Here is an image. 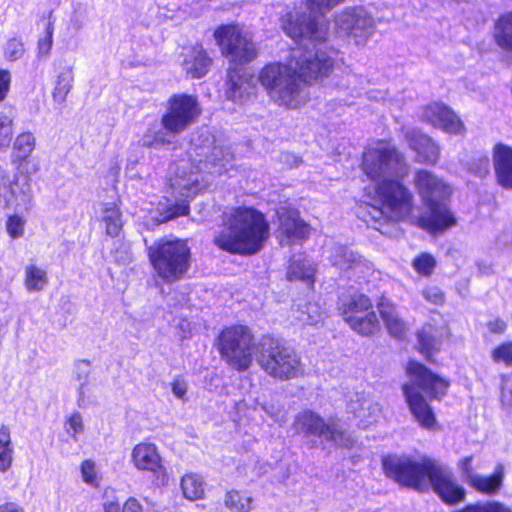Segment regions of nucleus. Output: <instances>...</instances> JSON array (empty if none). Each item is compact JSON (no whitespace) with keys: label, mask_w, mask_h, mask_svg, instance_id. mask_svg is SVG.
<instances>
[{"label":"nucleus","mask_w":512,"mask_h":512,"mask_svg":"<svg viewBox=\"0 0 512 512\" xmlns=\"http://www.w3.org/2000/svg\"><path fill=\"white\" fill-rule=\"evenodd\" d=\"M269 237L265 216L254 208L236 207L222 215L214 244L222 251L250 256L258 253Z\"/></svg>","instance_id":"nucleus-1"},{"label":"nucleus","mask_w":512,"mask_h":512,"mask_svg":"<svg viewBox=\"0 0 512 512\" xmlns=\"http://www.w3.org/2000/svg\"><path fill=\"white\" fill-rule=\"evenodd\" d=\"M406 371L410 381L403 385L402 390L409 410L422 428L435 430L437 428L435 414L421 392L438 398L445 394L449 383L416 361H409Z\"/></svg>","instance_id":"nucleus-2"},{"label":"nucleus","mask_w":512,"mask_h":512,"mask_svg":"<svg viewBox=\"0 0 512 512\" xmlns=\"http://www.w3.org/2000/svg\"><path fill=\"white\" fill-rule=\"evenodd\" d=\"M232 160L233 154L228 148L214 146L203 165L195 167V170L188 162L180 161L171 187L181 197H194L210 183L204 174L221 175L228 170V165Z\"/></svg>","instance_id":"nucleus-3"},{"label":"nucleus","mask_w":512,"mask_h":512,"mask_svg":"<svg viewBox=\"0 0 512 512\" xmlns=\"http://www.w3.org/2000/svg\"><path fill=\"white\" fill-rule=\"evenodd\" d=\"M258 79L269 97L278 105L290 109L299 108L307 100L305 85L298 80L292 59L264 66Z\"/></svg>","instance_id":"nucleus-4"},{"label":"nucleus","mask_w":512,"mask_h":512,"mask_svg":"<svg viewBox=\"0 0 512 512\" xmlns=\"http://www.w3.org/2000/svg\"><path fill=\"white\" fill-rule=\"evenodd\" d=\"M149 261L156 273L166 283L184 278L191 265V250L186 240L161 238L148 248Z\"/></svg>","instance_id":"nucleus-5"},{"label":"nucleus","mask_w":512,"mask_h":512,"mask_svg":"<svg viewBox=\"0 0 512 512\" xmlns=\"http://www.w3.org/2000/svg\"><path fill=\"white\" fill-rule=\"evenodd\" d=\"M256 360L267 375L279 381H289L305 374V366L300 355L275 339L267 338L261 341Z\"/></svg>","instance_id":"nucleus-6"},{"label":"nucleus","mask_w":512,"mask_h":512,"mask_svg":"<svg viewBox=\"0 0 512 512\" xmlns=\"http://www.w3.org/2000/svg\"><path fill=\"white\" fill-rule=\"evenodd\" d=\"M222 360L233 370L250 368L256 351L255 338L249 327L233 325L224 328L216 339Z\"/></svg>","instance_id":"nucleus-7"},{"label":"nucleus","mask_w":512,"mask_h":512,"mask_svg":"<svg viewBox=\"0 0 512 512\" xmlns=\"http://www.w3.org/2000/svg\"><path fill=\"white\" fill-rule=\"evenodd\" d=\"M374 192V199L380 207H370L369 214L372 220L377 221L382 216L397 222L411 214L413 210V194L398 180L393 178L382 180L375 185Z\"/></svg>","instance_id":"nucleus-8"},{"label":"nucleus","mask_w":512,"mask_h":512,"mask_svg":"<svg viewBox=\"0 0 512 512\" xmlns=\"http://www.w3.org/2000/svg\"><path fill=\"white\" fill-rule=\"evenodd\" d=\"M433 462L430 458L416 461L407 456L388 455L382 459V468L399 485L423 492L429 490L427 478Z\"/></svg>","instance_id":"nucleus-9"},{"label":"nucleus","mask_w":512,"mask_h":512,"mask_svg":"<svg viewBox=\"0 0 512 512\" xmlns=\"http://www.w3.org/2000/svg\"><path fill=\"white\" fill-rule=\"evenodd\" d=\"M375 20L362 7H350L334 15V29L338 37L358 47L367 44L375 31Z\"/></svg>","instance_id":"nucleus-10"},{"label":"nucleus","mask_w":512,"mask_h":512,"mask_svg":"<svg viewBox=\"0 0 512 512\" xmlns=\"http://www.w3.org/2000/svg\"><path fill=\"white\" fill-rule=\"evenodd\" d=\"M403 167V156L388 143L379 142L368 148L363 154V172L376 184L398 176Z\"/></svg>","instance_id":"nucleus-11"},{"label":"nucleus","mask_w":512,"mask_h":512,"mask_svg":"<svg viewBox=\"0 0 512 512\" xmlns=\"http://www.w3.org/2000/svg\"><path fill=\"white\" fill-rule=\"evenodd\" d=\"M338 51L334 48H317L314 52L292 51V61L299 81L310 83L322 80L332 72Z\"/></svg>","instance_id":"nucleus-12"},{"label":"nucleus","mask_w":512,"mask_h":512,"mask_svg":"<svg viewBox=\"0 0 512 512\" xmlns=\"http://www.w3.org/2000/svg\"><path fill=\"white\" fill-rule=\"evenodd\" d=\"M373 304L368 296L355 292L342 299L339 311L344 321L356 333L371 336L379 330V320L372 310Z\"/></svg>","instance_id":"nucleus-13"},{"label":"nucleus","mask_w":512,"mask_h":512,"mask_svg":"<svg viewBox=\"0 0 512 512\" xmlns=\"http://www.w3.org/2000/svg\"><path fill=\"white\" fill-rule=\"evenodd\" d=\"M281 28L296 43L321 45L328 38V27L318 23L310 15L300 14L297 11H287L281 17Z\"/></svg>","instance_id":"nucleus-14"},{"label":"nucleus","mask_w":512,"mask_h":512,"mask_svg":"<svg viewBox=\"0 0 512 512\" xmlns=\"http://www.w3.org/2000/svg\"><path fill=\"white\" fill-rule=\"evenodd\" d=\"M214 37L220 46L223 55L230 62L244 64L252 61L257 56L254 43L242 34L237 25H221L214 31Z\"/></svg>","instance_id":"nucleus-15"},{"label":"nucleus","mask_w":512,"mask_h":512,"mask_svg":"<svg viewBox=\"0 0 512 512\" xmlns=\"http://www.w3.org/2000/svg\"><path fill=\"white\" fill-rule=\"evenodd\" d=\"M201 110L197 100L189 95H173L167 104V110L161 118L163 128L173 134H179L193 124Z\"/></svg>","instance_id":"nucleus-16"},{"label":"nucleus","mask_w":512,"mask_h":512,"mask_svg":"<svg viewBox=\"0 0 512 512\" xmlns=\"http://www.w3.org/2000/svg\"><path fill=\"white\" fill-rule=\"evenodd\" d=\"M33 198L30 178L24 174L9 177L0 167V206L27 209Z\"/></svg>","instance_id":"nucleus-17"},{"label":"nucleus","mask_w":512,"mask_h":512,"mask_svg":"<svg viewBox=\"0 0 512 512\" xmlns=\"http://www.w3.org/2000/svg\"><path fill=\"white\" fill-rule=\"evenodd\" d=\"M427 481L429 488L447 504H456L465 499V489L457 483L452 471L436 460L430 467Z\"/></svg>","instance_id":"nucleus-18"},{"label":"nucleus","mask_w":512,"mask_h":512,"mask_svg":"<svg viewBox=\"0 0 512 512\" xmlns=\"http://www.w3.org/2000/svg\"><path fill=\"white\" fill-rule=\"evenodd\" d=\"M420 118L449 134L462 135L465 132L464 123L459 116L441 102H432L423 106Z\"/></svg>","instance_id":"nucleus-19"},{"label":"nucleus","mask_w":512,"mask_h":512,"mask_svg":"<svg viewBox=\"0 0 512 512\" xmlns=\"http://www.w3.org/2000/svg\"><path fill=\"white\" fill-rule=\"evenodd\" d=\"M327 252L331 264L349 277H361L372 270V264L368 260L345 246L334 245Z\"/></svg>","instance_id":"nucleus-20"},{"label":"nucleus","mask_w":512,"mask_h":512,"mask_svg":"<svg viewBox=\"0 0 512 512\" xmlns=\"http://www.w3.org/2000/svg\"><path fill=\"white\" fill-rule=\"evenodd\" d=\"M279 220V232L282 236L281 243L289 245L303 241L309 235V226L300 218L296 209L281 206L277 210Z\"/></svg>","instance_id":"nucleus-21"},{"label":"nucleus","mask_w":512,"mask_h":512,"mask_svg":"<svg viewBox=\"0 0 512 512\" xmlns=\"http://www.w3.org/2000/svg\"><path fill=\"white\" fill-rule=\"evenodd\" d=\"M414 184L425 204L442 201L451 194L450 187L428 170H418Z\"/></svg>","instance_id":"nucleus-22"},{"label":"nucleus","mask_w":512,"mask_h":512,"mask_svg":"<svg viewBox=\"0 0 512 512\" xmlns=\"http://www.w3.org/2000/svg\"><path fill=\"white\" fill-rule=\"evenodd\" d=\"M429 213L417 220V225L430 233H438L456 225V218L447 206L441 201L426 204Z\"/></svg>","instance_id":"nucleus-23"},{"label":"nucleus","mask_w":512,"mask_h":512,"mask_svg":"<svg viewBox=\"0 0 512 512\" xmlns=\"http://www.w3.org/2000/svg\"><path fill=\"white\" fill-rule=\"evenodd\" d=\"M349 411L358 419V426L366 429L375 424L381 416L382 405L369 394H357L349 404Z\"/></svg>","instance_id":"nucleus-24"},{"label":"nucleus","mask_w":512,"mask_h":512,"mask_svg":"<svg viewBox=\"0 0 512 512\" xmlns=\"http://www.w3.org/2000/svg\"><path fill=\"white\" fill-rule=\"evenodd\" d=\"M226 97L234 102L243 103L255 93L253 75L246 69H234L228 73Z\"/></svg>","instance_id":"nucleus-25"},{"label":"nucleus","mask_w":512,"mask_h":512,"mask_svg":"<svg viewBox=\"0 0 512 512\" xmlns=\"http://www.w3.org/2000/svg\"><path fill=\"white\" fill-rule=\"evenodd\" d=\"M131 461L139 471H149L154 474L164 472L162 458L157 446L149 442L135 445L131 452Z\"/></svg>","instance_id":"nucleus-26"},{"label":"nucleus","mask_w":512,"mask_h":512,"mask_svg":"<svg viewBox=\"0 0 512 512\" xmlns=\"http://www.w3.org/2000/svg\"><path fill=\"white\" fill-rule=\"evenodd\" d=\"M492 159L498 183L512 189V147L503 143L496 144Z\"/></svg>","instance_id":"nucleus-27"},{"label":"nucleus","mask_w":512,"mask_h":512,"mask_svg":"<svg viewBox=\"0 0 512 512\" xmlns=\"http://www.w3.org/2000/svg\"><path fill=\"white\" fill-rule=\"evenodd\" d=\"M411 149L417 153L418 161L427 164H436L440 157V148L427 135L419 131L406 134Z\"/></svg>","instance_id":"nucleus-28"},{"label":"nucleus","mask_w":512,"mask_h":512,"mask_svg":"<svg viewBox=\"0 0 512 512\" xmlns=\"http://www.w3.org/2000/svg\"><path fill=\"white\" fill-rule=\"evenodd\" d=\"M377 309L389 334L398 339L404 338L407 334L408 326L399 316L394 303L387 298H382L377 304Z\"/></svg>","instance_id":"nucleus-29"},{"label":"nucleus","mask_w":512,"mask_h":512,"mask_svg":"<svg viewBox=\"0 0 512 512\" xmlns=\"http://www.w3.org/2000/svg\"><path fill=\"white\" fill-rule=\"evenodd\" d=\"M182 66L188 76L198 79L208 73L211 59L202 46H193L185 52Z\"/></svg>","instance_id":"nucleus-30"},{"label":"nucleus","mask_w":512,"mask_h":512,"mask_svg":"<svg viewBox=\"0 0 512 512\" xmlns=\"http://www.w3.org/2000/svg\"><path fill=\"white\" fill-rule=\"evenodd\" d=\"M293 426L296 433L302 434L306 438L311 436L321 437L324 436L327 422L317 413L305 410L295 417Z\"/></svg>","instance_id":"nucleus-31"},{"label":"nucleus","mask_w":512,"mask_h":512,"mask_svg":"<svg viewBox=\"0 0 512 512\" xmlns=\"http://www.w3.org/2000/svg\"><path fill=\"white\" fill-rule=\"evenodd\" d=\"M56 77L52 98L54 102L62 104L66 101L68 94L73 88L74 74L73 67L66 64L65 61L55 63Z\"/></svg>","instance_id":"nucleus-32"},{"label":"nucleus","mask_w":512,"mask_h":512,"mask_svg":"<svg viewBox=\"0 0 512 512\" xmlns=\"http://www.w3.org/2000/svg\"><path fill=\"white\" fill-rule=\"evenodd\" d=\"M503 479L504 468L502 465H498L492 475L485 476L477 473L475 476L471 477L468 484L479 493L494 495L500 491L503 485Z\"/></svg>","instance_id":"nucleus-33"},{"label":"nucleus","mask_w":512,"mask_h":512,"mask_svg":"<svg viewBox=\"0 0 512 512\" xmlns=\"http://www.w3.org/2000/svg\"><path fill=\"white\" fill-rule=\"evenodd\" d=\"M448 334L446 328L439 331L431 324L424 325L417 334L420 352L430 360L431 353L438 350L440 339L448 337Z\"/></svg>","instance_id":"nucleus-34"},{"label":"nucleus","mask_w":512,"mask_h":512,"mask_svg":"<svg viewBox=\"0 0 512 512\" xmlns=\"http://www.w3.org/2000/svg\"><path fill=\"white\" fill-rule=\"evenodd\" d=\"M99 213L101 222L105 226L106 234L111 237H117L123 226L122 214L117 204L114 202L100 203Z\"/></svg>","instance_id":"nucleus-35"},{"label":"nucleus","mask_w":512,"mask_h":512,"mask_svg":"<svg viewBox=\"0 0 512 512\" xmlns=\"http://www.w3.org/2000/svg\"><path fill=\"white\" fill-rule=\"evenodd\" d=\"M315 267L313 263L302 255L294 256L290 262L287 279L290 281H302L308 286L313 284Z\"/></svg>","instance_id":"nucleus-36"},{"label":"nucleus","mask_w":512,"mask_h":512,"mask_svg":"<svg viewBox=\"0 0 512 512\" xmlns=\"http://www.w3.org/2000/svg\"><path fill=\"white\" fill-rule=\"evenodd\" d=\"M493 38L505 52H512V11L502 14L495 22Z\"/></svg>","instance_id":"nucleus-37"},{"label":"nucleus","mask_w":512,"mask_h":512,"mask_svg":"<svg viewBox=\"0 0 512 512\" xmlns=\"http://www.w3.org/2000/svg\"><path fill=\"white\" fill-rule=\"evenodd\" d=\"M323 437L340 448L350 449L356 444V440L345 429L343 424L335 419H330L327 422V428Z\"/></svg>","instance_id":"nucleus-38"},{"label":"nucleus","mask_w":512,"mask_h":512,"mask_svg":"<svg viewBox=\"0 0 512 512\" xmlns=\"http://www.w3.org/2000/svg\"><path fill=\"white\" fill-rule=\"evenodd\" d=\"M24 273V285L29 292H39L46 287L48 277L44 269L29 264L25 267Z\"/></svg>","instance_id":"nucleus-39"},{"label":"nucleus","mask_w":512,"mask_h":512,"mask_svg":"<svg viewBox=\"0 0 512 512\" xmlns=\"http://www.w3.org/2000/svg\"><path fill=\"white\" fill-rule=\"evenodd\" d=\"M181 489L184 497L191 501L203 498L205 493L204 482L195 473H189L182 477Z\"/></svg>","instance_id":"nucleus-40"},{"label":"nucleus","mask_w":512,"mask_h":512,"mask_svg":"<svg viewBox=\"0 0 512 512\" xmlns=\"http://www.w3.org/2000/svg\"><path fill=\"white\" fill-rule=\"evenodd\" d=\"M14 447L11 441L10 429L3 425L0 428V471L6 472L13 462Z\"/></svg>","instance_id":"nucleus-41"},{"label":"nucleus","mask_w":512,"mask_h":512,"mask_svg":"<svg viewBox=\"0 0 512 512\" xmlns=\"http://www.w3.org/2000/svg\"><path fill=\"white\" fill-rule=\"evenodd\" d=\"M295 319L301 325H317L323 320V312L317 303H306L295 311Z\"/></svg>","instance_id":"nucleus-42"},{"label":"nucleus","mask_w":512,"mask_h":512,"mask_svg":"<svg viewBox=\"0 0 512 512\" xmlns=\"http://www.w3.org/2000/svg\"><path fill=\"white\" fill-rule=\"evenodd\" d=\"M54 20L52 13L49 14L44 35L37 41L36 56L39 60H47L53 47Z\"/></svg>","instance_id":"nucleus-43"},{"label":"nucleus","mask_w":512,"mask_h":512,"mask_svg":"<svg viewBox=\"0 0 512 512\" xmlns=\"http://www.w3.org/2000/svg\"><path fill=\"white\" fill-rule=\"evenodd\" d=\"M35 148V137L30 132L18 135L13 145V157L15 160H25Z\"/></svg>","instance_id":"nucleus-44"},{"label":"nucleus","mask_w":512,"mask_h":512,"mask_svg":"<svg viewBox=\"0 0 512 512\" xmlns=\"http://www.w3.org/2000/svg\"><path fill=\"white\" fill-rule=\"evenodd\" d=\"M253 499L232 490L226 493L224 505L233 512H249L252 510Z\"/></svg>","instance_id":"nucleus-45"},{"label":"nucleus","mask_w":512,"mask_h":512,"mask_svg":"<svg viewBox=\"0 0 512 512\" xmlns=\"http://www.w3.org/2000/svg\"><path fill=\"white\" fill-rule=\"evenodd\" d=\"M455 512H512V509L498 501H486L468 504Z\"/></svg>","instance_id":"nucleus-46"},{"label":"nucleus","mask_w":512,"mask_h":512,"mask_svg":"<svg viewBox=\"0 0 512 512\" xmlns=\"http://www.w3.org/2000/svg\"><path fill=\"white\" fill-rule=\"evenodd\" d=\"M189 212V205L186 201H180L176 204L169 205L165 210L159 212L156 223L160 224L167 222L179 216L187 215Z\"/></svg>","instance_id":"nucleus-47"},{"label":"nucleus","mask_w":512,"mask_h":512,"mask_svg":"<svg viewBox=\"0 0 512 512\" xmlns=\"http://www.w3.org/2000/svg\"><path fill=\"white\" fill-rule=\"evenodd\" d=\"M412 266L418 274L428 277L433 273L436 267V260L431 254L422 253L414 258Z\"/></svg>","instance_id":"nucleus-48"},{"label":"nucleus","mask_w":512,"mask_h":512,"mask_svg":"<svg viewBox=\"0 0 512 512\" xmlns=\"http://www.w3.org/2000/svg\"><path fill=\"white\" fill-rule=\"evenodd\" d=\"M104 512H143V506L136 498L130 497L122 506L113 501L105 503Z\"/></svg>","instance_id":"nucleus-49"},{"label":"nucleus","mask_w":512,"mask_h":512,"mask_svg":"<svg viewBox=\"0 0 512 512\" xmlns=\"http://www.w3.org/2000/svg\"><path fill=\"white\" fill-rule=\"evenodd\" d=\"M80 472L82 480L93 487H98L100 483V476L93 460H85L81 463Z\"/></svg>","instance_id":"nucleus-50"},{"label":"nucleus","mask_w":512,"mask_h":512,"mask_svg":"<svg viewBox=\"0 0 512 512\" xmlns=\"http://www.w3.org/2000/svg\"><path fill=\"white\" fill-rule=\"evenodd\" d=\"M25 54L23 40L19 37H12L4 45V56L9 61H16Z\"/></svg>","instance_id":"nucleus-51"},{"label":"nucleus","mask_w":512,"mask_h":512,"mask_svg":"<svg viewBox=\"0 0 512 512\" xmlns=\"http://www.w3.org/2000/svg\"><path fill=\"white\" fill-rule=\"evenodd\" d=\"M13 135L12 115L0 113V149L9 147Z\"/></svg>","instance_id":"nucleus-52"},{"label":"nucleus","mask_w":512,"mask_h":512,"mask_svg":"<svg viewBox=\"0 0 512 512\" xmlns=\"http://www.w3.org/2000/svg\"><path fill=\"white\" fill-rule=\"evenodd\" d=\"M491 359L495 363L512 366V341L499 344L491 351Z\"/></svg>","instance_id":"nucleus-53"},{"label":"nucleus","mask_w":512,"mask_h":512,"mask_svg":"<svg viewBox=\"0 0 512 512\" xmlns=\"http://www.w3.org/2000/svg\"><path fill=\"white\" fill-rule=\"evenodd\" d=\"M64 429L74 441H78L79 435L84 432V423L81 414L75 412L69 416L64 423Z\"/></svg>","instance_id":"nucleus-54"},{"label":"nucleus","mask_w":512,"mask_h":512,"mask_svg":"<svg viewBox=\"0 0 512 512\" xmlns=\"http://www.w3.org/2000/svg\"><path fill=\"white\" fill-rule=\"evenodd\" d=\"M261 408L272 418L275 422H285L286 412L283 405L276 399H270L261 404Z\"/></svg>","instance_id":"nucleus-55"},{"label":"nucleus","mask_w":512,"mask_h":512,"mask_svg":"<svg viewBox=\"0 0 512 512\" xmlns=\"http://www.w3.org/2000/svg\"><path fill=\"white\" fill-rule=\"evenodd\" d=\"M363 83L361 77L356 74H347L341 78L340 82L337 83V86L343 90L348 91L351 97H354L358 94L359 86Z\"/></svg>","instance_id":"nucleus-56"},{"label":"nucleus","mask_w":512,"mask_h":512,"mask_svg":"<svg viewBox=\"0 0 512 512\" xmlns=\"http://www.w3.org/2000/svg\"><path fill=\"white\" fill-rule=\"evenodd\" d=\"M421 294L423 298L429 302L430 304L440 306L445 302V294L444 292L437 286L429 285L426 286Z\"/></svg>","instance_id":"nucleus-57"},{"label":"nucleus","mask_w":512,"mask_h":512,"mask_svg":"<svg viewBox=\"0 0 512 512\" xmlns=\"http://www.w3.org/2000/svg\"><path fill=\"white\" fill-rule=\"evenodd\" d=\"M500 401L503 406L512 407V374L501 377Z\"/></svg>","instance_id":"nucleus-58"},{"label":"nucleus","mask_w":512,"mask_h":512,"mask_svg":"<svg viewBox=\"0 0 512 512\" xmlns=\"http://www.w3.org/2000/svg\"><path fill=\"white\" fill-rule=\"evenodd\" d=\"M343 1L344 0H307V4L311 11L325 14Z\"/></svg>","instance_id":"nucleus-59"},{"label":"nucleus","mask_w":512,"mask_h":512,"mask_svg":"<svg viewBox=\"0 0 512 512\" xmlns=\"http://www.w3.org/2000/svg\"><path fill=\"white\" fill-rule=\"evenodd\" d=\"M24 224V219L18 215L9 217L6 223L8 234L14 239L21 237L24 232Z\"/></svg>","instance_id":"nucleus-60"},{"label":"nucleus","mask_w":512,"mask_h":512,"mask_svg":"<svg viewBox=\"0 0 512 512\" xmlns=\"http://www.w3.org/2000/svg\"><path fill=\"white\" fill-rule=\"evenodd\" d=\"M142 146L144 147H159L164 145L166 142L163 137H161L160 132L152 133L148 131L141 139Z\"/></svg>","instance_id":"nucleus-61"},{"label":"nucleus","mask_w":512,"mask_h":512,"mask_svg":"<svg viewBox=\"0 0 512 512\" xmlns=\"http://www.w3.org/2000/svg\"><path fill=\"white\" fill-rule=\"evenodd\" d=\"M472 459V456H467L458 462V468L467 483L471 480L472 476L477 474L473 471Z\"/></svg>","instance_id":"nucleus-62"},{"label":"nucleus","mask_w":512,"mask_h":512,"mask_svg":"<svg viewBox=\"0 0 512 512\" xmlns=\"http://www.w3.org/2000/svg\"><path fill=\"white\" fill-rule=\"evenodd\" d=\"M11 75L8 70H0V102L3 101L10 89Z\"/></svg>","instance_id":"nucleus-63"},{"label":"nucleus","mask_w":512,"mask_h":512,"mask_svg":"<svg viewBox=\"0 0 512 512\" xmlns=\"http://www.w3.org/2000/svg\"><path fill=\"white\" fill-rule=\"evenodd\" d=\"M187 388V383L183 379L177 378L172 382V392L179 399H183L185 397Z\"/></svg>","instance_id":"nucleus-64"}]
</instances>
